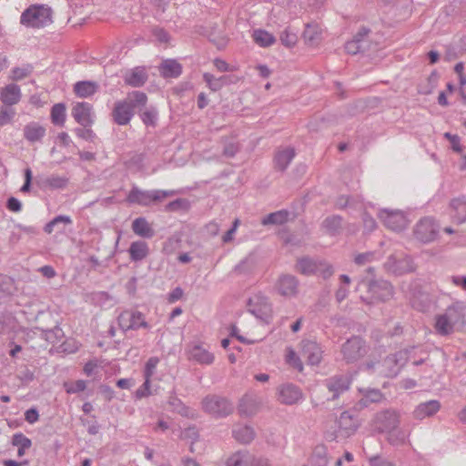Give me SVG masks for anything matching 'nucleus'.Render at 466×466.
<instances>
[{"label":"nucleus","instance_id":"nucleus-38","mask_svg":"<svg viewBox=\"0 0 466 466\" xmlns=\"http://www.w3.org/2000/svg\"><path fill=\"white\" fill-rule=\"evenodd\" d=\"M258 410V403L252 397L243 398L238 405L239 413L246 416L255 414Z\"/></svg>","mask_w":466,"mask_h":466},{"label":"nucleus","instance_id":"nucleus-39","mask_svg":"<svg viewBox=\"0 0 466 466\" xmlns=\"http://www.w3.org/2000/svg\"><path fill=\"white\" fill-rule=\"evenodd\" d=\"M52 123L58 127H63L66 122V106L63 103H57L51 108Z\"/></svg>","mask_w":466,"mask_h":466},{"label":"nucleus","instance_id":"nucleus-52","mask_svg":"<svg viewBox=\"0 0 466 466\" xmlns=\"http://www.w3.org/2000/svg\"><path fill=\"white\" fill-rule=\"evenodd\" d=\"M75 133L78 137L90 142H93L96 137V134L92 129L89 128V127H77L75 129Z\"/></svg>","mask_w":466,"mask_h":466},{"label":"nucleus","instance_id":"nucleus-54","mask_svg":"<svg viewBox=\"0 0 466 466\" xmlns=\"http://www.w3.org/2000/svg\"><path fill=\"white\" fill-rule=\"evenodd\" d=\"M15 115V112L13 108L2 107L0 109V126H5L10 123Z\"/></svg>","mask_w":466,"mask_h":466},{"label":"nucleus","instance_id":"nucleus-50","mask_svg":"<svg viewBox=\"0 0 466 466\" xmlns=\"http://www.w3.org/2000/svg\"><path fill=\"white\" fill-rule=\"evenodd\" d=\"M179 437L181 440H191V441H198L199 440L198 431L195 426L187 427L181 431Z\"/></svg>","mask_w":466,"mask_h":466},{"label":"nucleus","instance_id":"nucleus-42","mask_svg":"<svg viewBox=\"0 0 466 466\" xmlns=\"http://www.w3.org/2000/svg\"><path fill=\"white\" fill-rule=\"evenodd\" d=\"M140 118L146 126L155 127L157 119V111L154 107L139 110Z\"/></svg>","mask_w":466,"mask_h":466},{"label":"nucleus","instance_id":"nucleus-15","mask_svg":"<svg viewBox=\"0 0 466 466\" xmlns=\"http://www.w3.org/2000/svg\"><path fill=\"white\" fill-rule=\"evenodd\" d=\"M158 71L164 78H177L182 74V65L176 59H164L158 66Z\"/></svg>","mask_w":466,"mask_h":466},{"label":"nucleus","instance_id":"nucleus-25","mask_svg":"<svg viewBox=\"0 0 466 466\" xmlns=\"http://www.w3.org/2000/svg\"><path fill=\"white\" fill-rule=\"evenodd\" d=\"M339 433L343 437L350 436L357 430V424L348 412H342L338 420Z\"/></svg>","mask_w":466,"mask_h":466},{"label":"nucleus","instance_id":"nucleus-47","mask_svg":"<svg viewBox=\"0 0 466 466\" xmlns=\"http://www.w3.org/2000/svg\"><path fill=\"white\" fill-rule=\"evenodd\" d=\"M64 388L68 394L78 393L86 390V382L83 380H78L74 382H65Z\"/></svg>","mask_w":466,"mask_h":466},{"label":"nucleus","instance_id":"nucleus-12","mask_svg":"<svg viewBox=\"0 0 466 466\" xmlns=\"http://www.w3.org/2000/svg\"><path fill=\"white\" fill-rule=\"evenodd\" d=\"M399 424V416L394 411H384L377 415L374 420L375 428L380 431H390Z\"/></svg>","mask_w":466,"mask_h":466},{"label":"nucleus","instance_id":"nucleus-9","mask_svg":"<svg viewBox=\"0 0 466 466\" xmlns=\"http://www.w3.org/2000/svg\"><path fill=\"white\" fill-rule=\"evenodd\" d=\"M297 269L302 274H313L319 272L324 279L332 275L331 268L324 263H317L309 258H301L297 263Z\"/></svg>","mask_w":466,"mask_h":466},{"label":"nucleus","instance_id":"nucleus-37","mask_svg":"<svg viewBox=\"0 0 466 466\" xmlns=\"http://www.w3.org/2000/svg\"><path fill=\"white\" fill-rule=\"evenodd\" d=\"M190 355L193 360L200 364H211L214 360L213 354L198 345L193 347Z\"/></svg>","mask_w":466,"mask_h":466},{"label":"nucleus","instance_id":"nucleus-27","mask_svg":"<svg viewBox=\"0 0 466 466\" xmlns=\"http://www.w3.org/2000/svg\"><path fill=\"white\" fill-rule=\"evenodd\" d=\"M128 252L132 261H141L146 258L149 253L148 245L143 240L134 241L130 244Z\"/></svg>","mask_w":466,"mask_h":466},{"label":"nucleus","instance_id":"nucleus-8","mask_svg":"<svg viewBox=\"0 0 466 466\" xmlns=\"http://www.w3.org/2000/svg\"><path fill=\"white\" fill-rule=\"evenodd\" d=\"M120 328L124 330L137 329L141 327L147 328L148 324L145 321L143 314L139 311L126 310L117 318Z\"/></svg>","mask_w":466,"mask_h":466},{"label":"nucleus","instance_id":"nucleus-62","mask_svg":"<svg viewBox=\"0 0 466 466\" xmlns=\"http://www.w3.org/2000/svg\"><path fill=\"white\" fill-rule=\"evenodd\" d=\"M153 34L159 42L167 43L169 39L168 34L163 28H154Z\"/></svg>","mask_w":466,"mask_h":466},{"label":"nucleus","instance_id":"nucleus-43","mask_svg":"<svg viewBox=\"0 0 466 466\" xmlns=\"http://www.w3.org/2000/svg\"><path fill=\"white\" fill-rule=\"evenodd\" d=\"M203 78L209 86V88L213 91L220 89L227 80L226 76L216 78L212 74L209 73H205L203 75Z\"/></svg>","mask_w":466,"mask_h":466},{"label":"nucleus","instance_id":"nucleus-31","mask_svg":"<svg viewBox=\"0 0 466 466\" xmlns=\"http://www.w3.org/2000/svg\"><path fill=\"white\" fill-rule=\"evenodd\" d=\"M388 268L390 271L397 274L409 272L413 269L409 258H402L398 260L395 258H390L388 262Z\"/></svg>","mask_w":466,"mask_h":466},{"label":"nucleus","instance_id":"nucleus-13","mask_svg":"<svg viewBox=\"0 0 466 466\" xmlns=\"http://www.w3.org/2000/svg\"><path fill=\"white\" fill-rule=\"evenodd\" d=\"M91 109L92 106L89 103L80 102L72 108V116L79 125L84 127H88L93 124Z\"/></svg>","mask_w":466,"mask_h":466},{"label":"nucleus","instance_id":"nucleus-58","mask_svg":"<svg viewBox=\"0 0 466 466\" xmlns=\"http://www.w3.org/2000/svg\"><path fill=\"white\" fill-rule=\"evenodd\" d=\"M444 137L450 141L451 148L457 153H461L462 148L461 146L460 137L457 135H451V133H445Z\"/></svg>","mask_w":466,"mask_h":466},{"label":"nucleus","instance_id":"nucleus-63","mask_svg":"<svg viewBox=\"0 0 466 466\" xmlns=\"http://www.w3.org/2000/svg\"><path fill=\"white\" fill-rule=\"evenodd\" d=\"M183 296V289L179 287L175 288L168 295V301L175 302L180 299Z\"/></svg>","mask_w":466,"mask_h":466},{"label":"nucleus","instance_id":"nucleus-30","mask_svg":"<svg viewBox=\"0 0 466 466\" xmlns=\"http://www.w3.org/2000/svg\"><path fill=\"white\" fill-rule=\"evenodd\" d=\"M98 90V85L94 81H79L74 86V92L79 97H88Z\"/></svg>","mask_w":466,"mask_h":466},{"label":"nucleus","instance_id":"nucleus-2","mask_svg":"<svg viewBox=\"0 0 466 466\" xmlns=\"http://www.w3.org/2000/svg\"><path fill=\"white\" fill-rule=\"evenodd\" d=\"M52 9L44 5H34L21 15L20 23L24 25L41 28L52 23Z\"/></svg>","mask_w":466,"mask_h":466},{"label":"nucleus","instance_id":"nucleus-61","mask_svg":"<svg viewBox=\"0 0 466 466\" xmlns=\"http://www.w3.org/2000/svg\"><path fill=\"white\" fill-rule=\"evenodd\" d=\"M382 399V394L376 390H370L365 396V402H377Z\"/></svg>","mask_w":466,"mask_h":466},{"label":"nucleus","instance_id":"nucleus-57","mask_svg":"<svg viewBox=\"0 0 466 466\" xmlns=\"http://www.w3.org/2000/svg\"><path fill=\"white\" fill-rule=\"evenodd\" d=\"M30 73H31V67L30 66L24 67V68L15 67L12 70V78L14 80H21V79L26 77L27 76H29Z\"/></svg>","mask_w":466,"mask_h":466},{"label":"nucleus","instance_id":"nucleus-16","mask_svg":"<svg viewBox=\"0 0 466 466\" xmlns=\"http://www.w3.org/2000/svg\"><path fill=\"white\" fill-rule=\"evenodd\" d=\"M0 99L4 105L12 106L17 104L21 99V90L19 86L9 84L0 90Z\"/></svg>","mask_w":466,"mask_h":466},{"label":"nucleus","instance_id":"nucleus-29","mask_svg":"<svg viewBox=\"0 0 466 466\" xmlns=\"http://www.w3.org/2000/svg\"><path fill=\"white\" fill-rule=\"evenodd\" d=\"M277 289L282 296L290 297L297 292V281L291 276L281 277L277 284Z\"/></svg>","mask_w":466,"mask_h":466},{"label":"nucleus","instance_id":"nucleus-55","mask_svg":"<svg viewBox=\"0 0 466 466\" xmlns=\"http://www.w3.org/2000/svg\"><path fill=\"white\" fill-rule=\"evenodd\" d=\"M350 386V380L348 379H336L329 385L330 390L339 391L347 390Z\"/></svg>","mask_w":466,"mask_h":466},{"label":"nucleus","instance_id":"nucleus-36","mask_svg":"<svg viewBox=\"0 0 466 466\" xmlns=\"http://www.w3.org/2000/svg\"><path fill=\"white\" fill-rule=\"evenodd\" d=\"M11 443L13 446L18 447L17 456H24L26 450L32 446V441L25 434L18 432L13 435Z\"/></svg>","mask_w":466,"mask_h":466},{"label":"nucleus","instance_id":"nucleus-3","mask_svg":"<svg viewBox=\"0 0 466 466\" xmlns=\"http://www.w3.org/2000/svg\"><path fill=\"white\" fill-rule=\"evenodd\" d=\"M463 307L456 304L452 305L436 317L435 329L442 335L453 331L455 325L463 323Z\"/></svg>","mask_w":466,"mask_h":466},{"label":"nucleus","instance_id":"nucleus-53","mask_svg":"<svg viewBox=\"0 0 466 466\" xmlns=\"http://www.w3.org/2000/svg\"><path fill=\"white\" fill-rule=\"evenodd\" d=\"M168 404L173 407L179 414L187 416V408L182 403V401L176 396H170L168 399Z\"/></svg>","mask_w":466,"mask_h":466},{"label":"nucleus","instance_id":"nucleus-14","mask_svg":"<svg viewBox=\"0 0 466 466\" xmlns=\"http://www.w3.org/2000/svg\"><path fill=\"white\" fill-rule=\"evenodd\" d=\"M134 116V112L131 110L130 106L124 100L117 101L115 104V106L112 111V116L115 123L120 126L127 125L132 116Z\"/></svg>","mask_w":466,"mask_h":466},{"label":"nucleus","instance_id":"nucleus-21","mask_svg":"<svg viewBox=\"0 0 466 466\" xmlns=\"http://www.w3.org/2000/svg\"><path fill=\"white\" fill-rule=\"evenodd\" d=\"M300 390L292 385H284L279 389V400L284 404H294L301 399Z\"/></svg>","mask_w":466,"mask_h":466},{"label":"nucleus","instance_id":"nucleus-22","mask_svg":"<svg viewBox=\"0 0 466 466\" xmlns=\"http://www.w3.org/2000/svg\"><path fill=\"white\" fill-rule=\"evenodd\" d=\"M322 29L315 23L308 24L302 34V38L306 45L309 46H317L321 40Z\"/></svg>","mask_w":466,"mask_h":466},{"label":"nucleus","instance_id":"nucleus-7","mask_svg":"<svg viewBox=\"0 0 466 466\" xmlns=\"http://www.w3.org/2000/svg\"><path fill=\"white\" fill-rule=\"evenodd\" d=\"M341 352L347 362H355L364 357L367 348L361 339L352 338L343 344Z\"/></svg>","mask_w":466,"mask_h":466},{"label":"nucleus","instance_id":"nucleus-48","mask_svg":"<svg viewBox=\"0 0 466 466\" xmlns=\"http://www.w3.org/2000/svg\"><path fill=\"white\" fill-rule=\"evenodd\" d=\"M255 433L252 428L244 426L238 429L237 432V439L240 440L243 443H247L254 439Z\"/></svg>","mask_w":466,"mask_h":466},{"label":"nucleus","instance_id":"nucleus-64","mask_svg":"<svg viewBox=\"0 0 466 466\" xmlns=\"http://www.w3.org/2000/svg\"><path fill=\"white\" fill-rule=\"evenodd\" d=\"M238 458L235 457V464L234 466H248L249 465V457L248 455H240L239 453L237 455Z\"/></svg>","mask_w":466,"mask_h":466},{"label":"nucleus","instance_id":"nucleus-34","mask_svg":"<svg viewBox=\"0 0 466 466\" xmlns=\"http://www.w3.org/2000/svg\"><path fill=\"white\" fill-rule=\"evenodd\" d=\"M124 101L130 106L131 110L134 112L137 107H144L146 106L147 96L144 92L133 91L127 94V96Z\"/></svg>","mask_w":466,"mask_h":466},{"label":"nucleus","instance_id":"nucleus-28","mask_svg":"<svg viewBox=\"0 0 466 466\" xmlns=\"http://www.w3.org/2000/svg\"><path fill=\"white\" fill-rule=\"evenodd\" d=\"M440 408L441 404L438 400H430L420 403L414 410V417L416 419L422 420L426 417L434 415L439 411Z\"/></svg>","mask_w":466,"mask_h":466},{"label":"nucleus","instance_id":"nucleus-19","mask_svg":"<svg viewBox=\"0 0 466 466\" xmlns=\"http://www.w3.org/2000/svg\"><path fill=\"white\" fill-rule=\"evenodd\" d=\"M68 181L69 179L66 177L51 175L49 177L37 178L36 184L43 188L63 189L67 186Z\"/></svg>","mask_w":466,"mask_h":466},{"label":"nucleus","instance_id":"nucleus-41","mask_svg":"<svg viewBox=\"0 0 466 466\" xmlns=\"http://www.w3.org/2000/svg\"><path fill=\"white\" fill-rule=\"evenodd\" d=\"M289 218V213L285 210H280L275 213H271L263 218L262 223L268 224H282Z\"/></svg>","mask_w":466,"mask_h":466},{"label":"nucleus","instance_id":"nucleus-20","mask_svg":"<svg viewBox=\"0 0 466 466\" xmlns=\"http://www.w3.org/2000/svg\"><path fill=\"white\" fill-rule=\"evenodd\" d=\"M131 228L137 236L144 238H151L155 236L154 228L144 217H139L134 219Z\"/></svg>","mask_w":466,"mask_h":466},{"label":"nucleus","instance_id":"nucleus-56","mask_svg":"<svg viewBox=\"0 0 466 466\" xmlns=\"http://www.w3.org/2000/svg\"><path fill=\"white\" fill-rule=\"evenodd\" d=\"M239 329L235 327V338H237L238 340L245 342V343H255L258 340H260V338L257 336L254 332L248 333L246 337L238 334Z\"/></svg>","mask_w":466,"mask_h":466},{"label":"nucleus","instance_id":"nucleus-32","mask_svg":"<svg viewBox=\"0 0 466 466\" xmlns=\"http://www.w3.org/2000/svg\"><path fill=\"white\" fill-rule=\"evenodd\" d=\"M35 329L42 331L43 337L46 341L56 344L60 341V339L64 337V332L61 328L57 325L54 328L36 326Z\"/></svg>","mask_w":466,"mask_h":466},{"label":"nucleus","instance_id":"nucleus-33","mask_svg":"<svg viewBox=\"0 0 466 466\" xmlns=\"http://www.w3.org/2000/svg\"><path fill=\"white\" fill-rule=\"evenodd\" d=\"M253 41L260 47H268L276 42L275 36L263 29H256L252 33Z\"/></svg>","mask_w":466,"mask_h":466},{"label":"nucleus","instance_id":"nucleus-59","mask_svg":"<svg viewBox=\"0 0 466 466\" xmlns=\"http://www.w3.org/2000/svg\"><path fill=\"white\" fill-rule=\"evenodd\" d=\"M6 208L13 212H19L22 209L21 202L15 197H10L6 201Z\"/></svg>","mask_w":466,"mask_h":466},{"label":"nucleus","instance_id":"nucleus-60","mask_svg":"<svg viewBox=\"0 0 466 466\" xmlns=\"http://www.w3.org/2000/svg\"><path fill=\"white\" fill-rule=\"evenodd\" d=\"M38 418H39L38 410L35 408H31L25 412V420L28 423L33 424V423L36 422L38 420Z\"/></svg>","mask_w":466,"mask_h":466},{"label":"nucleus","instance_id":"nucleus-49","mask_svg":"<svg viewBox=\"0 0 466 466\" xmlns=\"http://www.w3.org/2000/svg\"><path fill=\"white\" fill-rule=\"evenodd\" d=\"M158 362H159V360H158V358H157V357H152V358H150V359L147 361V363H146V369H145V376H146V378H147V380H146V381H145V383H144V386H145L146 388H147V387H148V385H149V380H148V379H149V377H151V376L153 375L154 370H155V369H156V367H157V363H158Z\"/></svg>","mask_w":466,"mask_h":466},{"label":"nucleus","instance_id":"nucleus-23","mask_svg":"<svg viewBox=\"0 0 466 466\" xmlns=\"http://www.w3.org/2000/svg\"><path fill=\"white\" fill-rule=\"evenodd\" d=\"M23 131L25 138L31 143L41 141L46 136V128L35 122L25 125Z\"/></svg>","mask_w":466,"mask_h":466},{"label":"nucleus","instance_id":"nucleus-24","mask_svg":"<svg viewBox=\"0 0 466 466\" xmlns=\"http://www.w3.org/2000/svg\"><path fill=\"white\" fill-rule=\"evenodd\" d=\"M295 157V151L291 147L279 148L274 157L275 167L279 170H284L289 165Z\"/></svg>","mask_w":466,"mask_h":466},{"label":"nucleus","instance_id":"nucleus-10","mask_svg":"<svg viewBox=\"0 0 466 466\" xmlns=\"http://www.w3.org/2000/svg\"><path fill=\"white\" fill-rule=\"evenodd\" d=\"M380 218L391 230L399 231L407 225V218L402 212L382 210Z\"/></svg>","mask_w":466,"mask_h":466},{"label":"nucleus","instance_id":"nucleus-4","mask_svg":"<svg viewBox=\"0 0 466 466\" xmlns=\"http://www.w3.org/2000/svg\"><path fill=\"white\" fill-rule=\"evenodd\" d=\"M247 306L252 315L265 323H268L273 318L272 304L261 292L253 294L248 299Z\"/></svg>","mask_w":466,"mask_h":466},{"label":"nucleus","instance_id":"nucleus-18","mask_svg":"<svg viewBox=\"0 0 466 466\" xmlns=\"http://www.w3.org/2000/svg\"><path fill=\"white\" fill-rule=\"evenodd\" d=\"M301 356L310 365H317L321 360V350L317 343L307 341L302 344Z\"/></svg>","mask_w":466,"mask_h":466},{"label":"nucleus","instance_id":"nucleus-44","mask_svg":"<svg viewBox=\"0 0 466 466\" xmlns=\"http://www.w3.org/2000/svg\"><path fill=\"white\" fill-rule=\"evenodd\" d=\"M280 42L286 47L291 48L296 46L298 42L297 34L289 29H285L279 35Z\"/></svg>","mask_w":466,"mask_h":466},{"label":"nucleus","instance_id":"nucleus-26","mask_svg":"<svg viewBox=\"0 0 466 466\" xmlns=\"http://www.w3.org/2000/svg\"><path fill=\"white\" fill-rule=\"evenodd\" d=\"M125 83L134 87L144 86L147 80V75L143 67H136L125 76Z\"/></svg>","mask_w":466,"mask_h":466},{"label":"nucleus","instance_id":"nucleus-17","mask_svg":"<svg viewBox=\"0 0 466 466\" xmlns=\"http://www.w3.org/2000/svg\"><path fill=\"white\" fill-rule=\"evenodd\" d=\"M449 216L456 224L466 221V201L461 198L453 199L449 208Z\"/></svg>","mask_w":466,"mask_h":466},{"label":"nucleus","instance_id":"nucleus-35","mask_svg":"<svg viewBox=\"0 0 466 466\" xmlns=\"http://www.w3.org/2000/svg\"><path fill=\"white\" fill-rule=\"evenodd\" d=\"M370 290L376 296L377 299L386 300L392 296V287L388 282L372 284Z\"/></svg>","mask_w":466,"mask_h":466},{"label":"nucleus","instance_id":"nucleus-1","mask_svg":"<svg viewBox=\"0 0 466 466\" xmlns=\"http://www.w3.org/2000/svg\"><path fill=\"white\" fill-rule=\"evenodd\" d=\"M176 194L175 190H143L134 186L129 191L126 201L128 204H136L142 207H149L162 202L165 198L172 197Z\"/></svg>","mask_w":466,"mask_h":466},{"label":"nucleus","instance_id":"nucleus-46","mask_svg":"<svg viewBox=\"0 0 466 466\" xmlns=\"http://www.w3.org/2000/svg\"><path fill=\"white\" fill-rule=\"evenodd\" d=\"M15 319L11 314L0 316V334L12 330L15 327Z\"/></svg>","mask_w":466,"mask_h":466},{"label":"nucleus","instance_id":"nucleus-11","mask_svg":"<svg viewBox=\"0 0 466 466\" xmlns=\"http://www.w3.org/2000/svg\"><path fill=\"white\" fill-rule=\"evenodd\" d=\"M415 237L421 242L432 241L436 237V228L434 221L431 218L421 219L415 228Z\"/></svg>","mask_w":466,"mask_h":466},{"label":"nucleus","instance_id":"nucleus-45","mask_svg":"<svg viewBox=\"0 0 466 466\" xmlns=\"http://www.w3.org/2000/svg\"><path fill=\"white\" fill-rule=\"evenodd\" d=\"M14 279L6 275L0 274V294L3 296L12 294L14 290Z\"/></svg>","mask_w":466,"mask_h":466},{"label":"nucleus","instance_id":"nucleus-6","mask_svg":"<svg viewBox=\"0 0 466 466\" xmlns=\"http://www.w3.org/2000/svg\"><path fill=\"white\" fill-rule=\"evenodd\" d=\"M202 406L206 412L215 417L228 416L232 410L230 401L218 395L207 396L202 400Z\"/></svg>","mask_w":466,"mask_h":466},{"label":"nucleus","instance_id":"nucleus-51","mask_svg":"<svg viewBox=\"0 0 466 466\" xmlns=\"http://www.w3.org/2000/svg\"><path fill=\"white\" fill-rule=\"evenodd\" d=\"M286 361L297 369L299 371H302L303 366L299 357H297L295 351L291 349L287 350Z\"/></svg>","mask_w":466,"mask_h":466},{"label":"nucleus","instance_id":"nucleus-5","mask_svg":"<svg viewBox=\"0 0 466 466\" xmlns=\"http://www.w3.org/2000/svg\"><path fill=\"white\" fill-rule=\"evenodd\" d=\"M404 364V358L397 359L396 356L386 358L381 363H374L372 360H367L362 364V369L368 372L378 370L379 373L386 377L397 375L400 367Z\"/></svg>","mask_w":466,"mask_h":466},{"label":"nucleus","instance_id":"nucleus-40","mask_svg":"<svg viewBox=\"0 0 466 466\" xmlns=\"http://www.w3.org/2000/svg\"><path fill=\"white\" fill-rule=\"evenodd\" d=\"M190 208V202L187 198H177L165 206L167 212L187 211Z\"/></svg>","mask_w":466,"mask_h":466}]
</instances>
